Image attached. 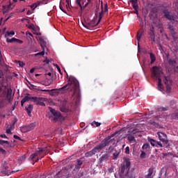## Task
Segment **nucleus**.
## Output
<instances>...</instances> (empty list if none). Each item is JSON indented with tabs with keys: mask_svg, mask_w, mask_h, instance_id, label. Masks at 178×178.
Segmentation results:
<instances>
[{
	"mask_svg": "<svg viewBox=\"0 0 178 178\" xmlns=\"http://www.w3.org/2000/svg\"><path fill=\"white\" fill-rule=\"evenodd\" d=\"M67 79L68 80L67 83L58 90L62 92H72V91H74L73 95H76V94L79 95L80 91L79 81L73 76H69L67 73Z\"/></svg>",
	"mask_w": 178,
	"mask_h": 178,
	"instance_id": "obj_1",
	"label": "nucleus"
},
{
	"mask_svg": "<svg viewBox=\"0 0 178 178\" xmlns=\"http://www.w3.org/2000/svg\"><path fill=\"white\" fill-rule=\"evenodd\" d=\"M150 71L152 77L154 79H158L159 80V83L157 86L158 90L159 91H161V92H163V85L162 84V79H161V77L163 74V72H162V67L158 66H153Z\"/></svg>",
	"mask_w": 178,
	"mask_h": 178,
	"instance_id": "obj_2",
	"label": "nucleus"
},
{
	"mask_svg": "<svg viewBox=\"0 0 178 178\" xmlns=\"http://www.w3.org/2000/svg\"><path fill=\"white\" fill-rule=\"evenodd\" d=\"M109 138L104 139L102 143L96 147H95L91 151L86 152L85 154V156L86 158H90L93 155H95L97 152H99L100 151H102L105 147H107V145H109Z\"/></svg>",
	"mask_w": 178,
	"mask_h": 178,
	"instance_id": "obj_3",
	"label": "nucleus"
},
{
	"mask_svg": "<svg viewBox=\"0 0 178 178\" xmlns=\"http://www.w3.org/2000/svg\"><path fill=\"white\" fill-rule=\"evenodd\" d=\"M130 159H126L124 162L121 164V167L120 168L119 175L121 178H124V175L127 172L130 171Z\"/></svg>",
	"mask_w": 178,
	"mask_h": 178,
	"instance_id": "obj_4",
	"label": "nucleus"
},
{
	"mask_svg": "<svg viewBox=\"0 0 178 178\" xmlns=\"http://www.w3.org/2000/svg\"><path fill=\"white\" fill-rule=\"evenodd\" d=\"M163 83L166 86V93L170 95V92H172V84L173 83L170 76H164Z\"/></svg>",
	"mask_w": 178,
	"mask_h": 178,
	"instance_id": "obj_5",
	"label": "nucleus"
},
{
	"mask_svg": "<svg viewBox=\"0 0 178 178\" xmlns=\"http://www.w3.org/2000/svg\"><path fill=\"white\" fill-rule=\"evenodd\" d=\"M163 13L164 14V17L170 20L172 24L175 23H177V20H176V17L173 15V13L168 10H165Z\"/></svg>",
	"mask_w": 178,
	"mask_h": 178,
	"instance_id": "obj_6",
	"label": "nucleus"
},
{
	"mask_svg": "<svg viewBox=\"0 0 178 178\" xmlns=\"http://www.w3.org/2000/svg\"><path fill=\"white\" fill-rule=\"evenodd\" d=\"M82 24L83 27H85V29H88V30H91V29H93V27H97L99 24L98 22H97V18H95L88 23L86 21H82Z\"/></svg>",
	"mask_w": 178,
	"mask_h": 178,
	"instance_id": "obj_7",
	"label": "nucleus"
},
{
	"mask_svg": "<svg viewBox=\"0 0 178 178\" xmlns=\"http://www.w3.org/2000/svg\"><path fill=\"white\" fill-rule=\"evenodd\" d=\"M49 111L53 115V117L51 116V120L54 122V123L58 122V120L62 118L60 112L52 108V107H49Z\"/></svg>",
	"mask_w": 178,
	"mask_h": 178,
	"instance_id": "obj_8",
	"label": "nucleus"
},
{
	"mask_svg": "<svg viewBox=\"0 0 178 178\" xmlns=\"http://www.w3.org/2000/svg\"><path fill=\"white\" fill-rule=\"evenodd\" d=\"M33 102H34L36 105H40V106H45V102L47 101V98L44 97H33Z\"/></svg>",
	"mask_w": 178,
	"mask_h": 178,
	"instance_id": "obj_9",
	"label": "nucleus"
},
{
	"mask_svg": "<svg viewBox=\"0 0 178 178\" xmlns=\"http://www.w3.org/2000/svg\"><path fill=\"white\" fill-rule=\"evenodd\" d=\"M157 135L159 136V139L161 143H163L167 145V144L169 143V140H168V136L165 135V134H163L162 132H158Z\"/></svg>",
	"mask_w": 178,
	"mask_h": 178,
	"instance_id": "obj_10",
	"label": "nucleus"
},
{
	"mask_svg": "<svg viewBox=\"0 0 178 178\" xmlns=\"http://www.w3.org/2000/svg\"><path fill=\"white\" fill-rule=\"evenodd\" d=\"M43 153H44V150L42 149V147H39L38 150H36L34 154L30 156L29 159H31V161H34V158H35V156H38V155H41V154H43Z\"/></svg>",
	"mask_w": 178,
	"mask_h": 178,
	"instance_id": "obj_11",
	"label": "nucleus"
},
{
	"mask_svg": "<svg viewBox=\"0 0 178 178\" xmlns=\"http://www.w3.org/2000/svg\"><path fill=\"white\" fill-rule=\"evenodd\" d=\"M149 38H151L152 42H155V32L154 26L150 28L149 31L148 32Z\"/></svg>",
	"mask_w": 178,
	"mask_h": 178,
	"instance_id": "obj_12",
	"label": "nucleus"
},
{
	"mask_svg": "<svg viewBox=\"0 0 178 178\" xmlns=\"http://www.w3.org/2000/svg\"><path fill=\"white\" fill-rule=\"evenodd\" d=\"M0 145H3L4 148H13V145L8 140H0Z\"/></svg>",
	"mask_w": 178,
	"mask_h": 178,
	"instance_id": "obj_13",
	"label": "nucleus"
},
{
	"mask_svg": "<svg viewBox=\"0 0 178 178\" xmlns=\"http://www.w3.org/2000/svg\"><path fill=\"white\" fill-rule=\"evenodd\" d=\"M33 101V97H30V94H28L26 96H25L22 100L21 101V106H23L24 105L25 102H29V101Z\"/></svg>",
	"mask_w": 178,
	"mask_h": 178,
	"instance_id": "obj_14",
	"label": "nucleus"
},
{
	"mask_svg": "<svg viewBox=\"0 0 178 178\" xmlns=\"http://www.w3.org/2000/svg\"><path fill=\"white\" fill-rule=\"evenodd\" d=\"M6 100L8 101V102H12L13 101V97H12V90L8 89V92L6 96Z\"/></svg>",
	"mask_w": 178,
	"mask_h": 178,
	"instance_id": "obj_15",
	"label": "nucleus"
},
{
	"mask_svg": "<svg viewBox=\"0 0 178 178\" xmlns=\"http://www.w3.org/2000/svg\"><path fill=\"white\" fill-rule=\"evenodd\" d=\"M82 2V5L84 8H87V6L90 5H92V0H80V3Z\"/></svg>",
	"mask_w": 178,
	"mask_h": 178,
	"instance_id": "obj_16",
	"label": "nucleus"
},
{
	"mask_svg": "<svg viewBox=\"0 0 178 178\" xmlns=\"http://www.w3.org/2000/svg\"><path fill=\"white\" fill-rule=\"evenodd\" d=\"M5 83H6V80H5V79H0V92L2 91V87L8 90V86L5 85Z\"/></svg>",
	"mask_w": 178,
	"mask_h": 178,
	"instance_id": "obj_17",
	"label": "nucleus"
},
{
	"mask_svg": "<svg viewBox=\"0 0 178 178\" xmlns=\"http://www.w3.org/2000/svg\"><path fill=\"white\" fill-rule=\"evenodd\" d=\"M109 154H103L99 159V161L100 162V163H102V162H104V161H106L108 159V158H109Z\"/></svg>",
	"mask_w": 178,
	"mask_h": 178,
	"instance_id": "obj_18",
	"label": "nucleus"
},
{
	"mask_svg": "<svg viewBox=\"0 0 178 178\" xmlns=\"http://www.w3.org/2000/svg\"><path fill=\"white\" fill-rule=\"evenodd\" d=\"M33 108H34V106L33 104H29L28 107H25V109L29 115V116H31V112L33 111Z\"/></svg>",
	"mask_w": 178,
	"mask_h": 178,
	"instance_id": "obj_19",
	"label": "nucleus"
},
{
	"mask_svg": "<svg viewBox=\"0 0 178 178\" xmlns=\"http://www.w3.org/2000/svg\"><path fill=\"white\" fill-rule=\"evenodd\" d=\"M136 178V174L133 172H127L125 173L124 178Z\"/></svg>",
	"mask_w": 178,
	"mask_h": 178,
	"instance_id": "obj_20",
	"label": "nucleus"
},
{
	"mask_svg": "<svg viewBox=\"0 0 178 178\" xmlns=\"http://www.w3.org/2000/svg\"><path fill=\"white\" fill-rule=\"evenodd\" d=\"M36 127H37V123L33 122L26 126V129L29 131H31V130H33V129L35 128Z\"/></svg>",
	"mask_w": 178,
	"mask_h": 178,
	"instance_id": "obj_21",
	"label": "nucleus"
},
{
	"mask_svg": "<svg viewBox=\"0 0 178 178\" xmlns=\"http://www.w3.org/2000/svg\"><path fill=\"white\" fill-rule=\"evenodd\" d=\"M154 173V168H150L148 170L147 175L145 177V178H154L152 177V174Z\"/></svg>",
	"mask_w": 178,
	"mask_h": 178,
	"instance_id": "obj_22",
	"label": "nucleus"
},
{
	"mask_svg": "<svg viewBox=\"0 0 178 178\" xmlns=\"http://www.w3.org/2000/svg\"><path fill=\"white\" fill-rule=\"evenodd\" d=\"M144 34V30L140 29L139 31L137 33V40L140 41L141 40V37H143V35Z\"/></svg>",
	"mask_w": 178,
	"mask_h": 178,
	"instance_id": "obj_23",
	"label": "nucleus"
},
{
	"mask_svg": "<svg viewBox=\"0 0 178 178\" xmlns=\"http://www.w3.org/2000/svg\"><path fill=\"white\" fill-rule=\"evenodd\" d=\"M168 63L170 66H172V67H176L177 66V63L175 60L168 59Z\"/></svg>",
	"mask_w": 178,
	"mask_h": 178,
	"instance_id": "obj_24",
	"label": "nucleus"
},
{
	"mask_svg": "<svg viewBox=\"0 0 178 178\" xmlns=\"http://www.w3.org/2000/svg\"><path fill=\"white\" fill-rule=\"evenodd\" d=\"M150 55V64L151 65H154V63H155V60H156V57L155 56V54H154L153 53H149Z\"/></svg>",
	"mask_w": 178,
	"mask_h": 178,
	"instance_id": "obj_25",
	"label": "nucleus"
},
{
	"mask_svg": "<svg viewBox=\"0 0 178 178\" xmlns=\"http://www.w3.org/2000/svg\"><path fill=\"white\" fill-rule=\"evenodd\" d=\"M41 3H42V1H37L33 3L32 5H31L30 7L31 8V9H33V10H35V8H37L38 6H40Z\"/></svg>",
	"mask_w": 178,
	"mask_h": 178,
	"instance_id": "obj_26",
	"label": "nucleus"
},
{
	"mask_svg": "<svg viewBox=\"0 0 178 178\" xmlns=\"http://www.w3.org/2000/svg\"><path fill=\"white\" fill-rule=\"evenodd\" d=\"M120 152H122V150L120 149L116 150L113 154V159H118V158L119 157V155H120Z\"/></svg>",
	"mask_w": 178,
	"mask_h": 178,
	"instance_id": "obj_27",
	"label": "nucleus"
},
{
	"mask_svg": "<svg viewBox=\"0 0 178 178\" xmlns=\"http://www.w3.org/2000/svg\"><path fill=\"white\" fill-rule=\"evenodd\" d=\"M147 140H148L149 143H150L152 147H156V144H157L158 141H156L151 138H148Z\"/></svg>",
	"mask_w": 178,
	"mask_h": 178,
	"instance_id": "obj_28",
	"label": "nucleus"
},
{
	"mask_svg": "<svg viewBox=\"0 0 178 178\" xmlns=\"http://www.w3.org/2000/svg\"><path fill=\"white\" fill-rule=\"evenodd\" d=\"M138 0H130V2L132 3V6L135 10H137V8H138V4L137 3Z\"/></svg>",
	"mask_w": 178,
	"mask_h": 178,
	"instance_id": "obj_29",
	"label": "nucleus"
},
{
	"mask_svg": "<svg viewBox=\"0 0 178 178\" xmlns=\"http://www.w3.org/2000/svg\"><path fill=\"white\" fill-rule=\"evenodd\" d=\"M13 35H15V31H11L10 32L9 31H7L5 33V38H8V37H12Z\"/></svg>",
	"mask_w": 178,
	"mask_h": 178,
	"instance_id": "obj_30",
	"label": "nucleus"
},
{
	"mask_svg": "<svg viewBox=\"0 0 178 178\" xmlns=\"http://www.w3.org/2000/svg\"><path fill=\"white\" fill-rule=\"evenodd\" d=\"M129 143H136V138L133 135H128L127 136Z\"/></svg>",
	"mask_w": 178,
	"mask_h": 178,
	"instance_id": "obj_31",
	"label": "nucleus"
},
{
	"mask_svg": "<svg viewBox=\"0 0 178 178\" xmlns=\"http://www.w3.org/2000/svg\"><path fill=\"white\" fill-rule=\"evenodd\" d=\"M150 124H152V126H154V127H161V126L159 125V123L155 122V120H150Z\"/></svg>",
	"mask_w": 178,
	"mask_h": 178,
	"instance_id": "obj_32",
	"label": "nucleus"
},
{
	"mask_svg": "<svg viewBox=\"0 0 178 178\" xmlns=\"http://www.w3.org/2000/svg\"><path fill=\"white\" fill-rule=\"evenodd\" d=\"M76 3H77V5L79 6L81 12H83V10L86 8H84L83 5H81V3H80V0H76Z\"/></svg>",
	"mask_w": 178,
	"mask_h": 178,
	"instance_id": "obj_33",
	"label": "nucleus"
},
{
	"mask_svg": "<svg viewBox=\"0 0 178 178\" xmlns=\"http://www.w3.org/2000/svg\"><path fill=\"white\" fill-rule=\"evenodd\" d=\"M143 149H145L146 151H149V148H151V146L149 143H145L142 147Z\"/></svg>",
	"mask_w": 178,
	"mask_h": 178,
	"instance_id": "obj_34",
	"label": "nucleus"
},
{
	"mask_svg": "<svg viewBox=\"0 0 178 178\" xmlns=\"http://www.w3.org/2000/svg\"><path fill=\"white\" fill-rule=\"evenodd\" d=\"M102 16H104V10H102V11L99 13V20L97 21V24H99V23H101V20H102Z\"/></svg>",
	"mask_w": 178,
	"mask_h": 178,
	"instance_id": "obj_35",
	"label": "nucleus"
},
{
	"mask_svg": "<svg viewBox=\"0 0 178 178\" xmlns=\"http://www.w3.org/2000/svg\"><path fill=\"white\" fill-rule=\"evenodd\" d=\"M27 27L30 30H34V31H35V30H37V28L35 27L34 24H31L28 25Z\"/></svg>",
	"mask_w": 178,
	"mask_h": 178,
	"instance_id": "obj_36",
	"label": "nucleus"
},
{
	"mask_svg": "<svg viewBox=\"0 0 178 178\" xmlns=\"http://www.w3.org/2000/svg\"><path fill=\"white\" fill-rule=\"evenodd\" d=\"M55 90L56 89H52L51 90H42V91H44V92H51L50 95H55V93L52 91H55Z\"/></svg>",
	"mask_w": 178,
	"mask_h": 178,
	"instance_id": "obj_37",
	"label": "nucleus"
},
{
	"mask_svg": "<svg viewBox=\"0 0 178 178\" xmlns=\"http://www.w3.org/2000/svg\"><path fill=\"white\" fill-rule=\"evenodd\" d=\"M60 109L61 112H64V113L69 112V109H67V108H66L65 106H62L60 108Z\"/></svg>",
	"mask_w": 178,
	"mask_h": 178,
	"instance_id": "obj_38",
	"label": "nucleus"
},
{
	"mask_svg": "<svg viewBox=\"0 0 178 178\" xmlns=\"http://www.w3.org/2000/svg\"><path fill=\"white\" fill-rule=\"evenodd\" d=\"M42 149H43V152L44 155H47V154H48V152L49 151V147H42Z\"/></svg>",
	"mask_w": 178,
	"mask_h": 178,
	"instance_id": "obj_39",
	"label": "nucleus"
},
{
	"mask_svg": "<svg viewBox=\"0 0 178 178\" xmlns=\"http://www.w3.org/2000/svg\"><path fill=\"white\" fill-rule=\"evenodd\" d=\"M6 105V102H5V99L0 101V109L3 108Z\"/></svg>",
	"mask_w": 178,
	"mask_h": 178,
	"instance_id": "obj_40",
	"label": "nucleus"
},
{
	"mask_svg": "<svg viewBox=\"0 0 178 178\" xmlns=\"http://www.w3.org/2000/svg\"><path fill=\"white\" fill-rule=\"evenodd\" d=\"M95 124L96 127H99V126H101V122L93 121L91 123V126H95Z\"/></svg>",
	"mask_w": 178,
	"mask_h": 178,
	"instance_id": "obj_41",
	"label": "nucleus"
},
{
	"mask_svg": "<svg viewBox=\"0 0 178 178\" xmlns=\"http://www.w3.org/2000/svg\"><path fill=\"white\" fill-rule=\"evenodd\" d=\"M6 38V42L12 43V42H15V38H13L11 39H9L8 38Z\"/></svg>",
	"mask_w": 178,
	"mask_h": 178,
	"instance_id": "obj_42",
	"label": "nucleus"
},
{
	"mask_svg": "<svg viewBox=\"0 0 178 178\" xmlns=\"http://www.w3.org/2000/svg\"><path fill=\"white\" fill-rule=\"evenodd\" d=\"M44 55H45V51L43 50L42 51L35 54V56H44Z\"/></svg>",
	"mask_w": 178,
	"mask_h": 178,
	"instance_id": "obj_43",
	"label": "nucleus"
},
{
	"mask_svg": "<svg viewBox=\"0 0 178 178\" xmlns=\"http://www.w3.org/2000/svg\"><path fill=\"white\" fill-rule=\"evenodd\" d=\"M172 37L174 41H176L177 40V37L176 36V32H175V31H173V32H172Z\"/></svg>",
	"mask_w": 178,
	"mask_h": 178,
	"instance_id": "obj_44",
	"label": "nucleus"
},
{
	"mask_svg": "<svg viewBox=\"0 0 178 178\" xmlns=\"http://www.w3.org/2000/svg\"><path fill=\"white\" fill-rule=\"evenodd\" d=\"M147 155V154L145 152H142L140 154V158L141 159H144L145 158V156Z\"/></svg>",
	"mask_w": 178,
	"mask_h": 178,
	"instance_id": "obj_45",
	"label": "nucleus"
},
{
	"mask_svg": "<svg viewBox=\"0 0 178 178\" xmlns=\"http://www.w3.org/2000/svg\"><path fill=\"white\" fill-rule=\"evenodd\" d=\"M172 118H173L174 119H177V120H178V111L176 112V113H173V114L172 115Z\"/></svg>",
	"mask_w": 178,
	"mask_h": 178,
	"instance_id": "obj_46",
	"label": "nucleus"
},
{
	"mask_svg": "<svg viewBox=\"0 0 178 178\" xmlns=\"http://www.w3.org/2000/svg\"><path fill=\"white\" fill-rule=\"evenodd\" d=\"M15 42H17L18 44H23V40H22L20 39H17V38H15Z\"/></svg>",
	"mask_w": 178,
	"mask_h": 178,
	"instance_id": "obj_47",
	"label": "nucleus"
},
{
	"mask_svg": "<svg viewBox=\"0 0 178 178\" xmlns=\"http://www.w3.org/2000/svg\"><path fill=\"white\" fill-rule=\"evenodd\" d=\"M76 165L81 166L83 165V161L80 159H78L76 161Z\"/></svg>",
	"mask_w": 178,
	"mask_h": 178,
	"instance_id": "obj_48",
	"label": "nucleus"
},
{
	"mask_svg": "<svg viewBox=\"0 0 178 178\" xmlns=\"http://www.w3.org/2000/svg\"><path fill=\"white\" fill-rule=\"evenodd\" d=\"M26 159V155L22 156L21 157L19 158V161L21 162H23Z\"/></svg>",
	"mask_w": 178,
	"mask_h": 178,
	"instance_id": "obj_49",
	"label": "nucleus"
},
{
	"mask_svg": "<svg viewBox=\"0 0 178 178\" xmlns=\"http://www.w3.org/2000/svg\"><path fill=\"white\" fill-rule=\"evenodd\" d=\"M17 63L19 64V66H20L21 67H23V66H24V65H26V64H24V63H23L20 60H18Z\"/></svg>",
	"mask_w": 178,
	"mask_h": 178,
	"instance_id": "obj_50",
	"label": "nucleus"
},
{
	"mask_svg": "<svg viewBox=\"0 0 178 178\" xmlns=\"http://www.w3.org/2000/svg\"><path fill=\"white\" fill-rule=\"evenodd\" d=\"M125 154H130V147H129V146H127L126 148H125Z\"/></svg>",
	"mask_w": 178,
	"mask_h": 178,
	"instance_id": "obj_51",
	"label": "nucleus"
},
{
	"mask_svg": "<svg viewBox=\"0 0 178 178\" xmlns=\"http://www.w3.org/2000/svg\"><path fill=\"white\" fill-rule=\"evenodd\" d=\"M15 124H16V121H15L12 125L10 126L8 129H10V130H13L15 129Z\"/></svg>",
	"mask_w": 178,
	"mask_h": 178,
	"instance_id": "obj_52",
	"label": "nucleus"
},
{
	"mask_svg": "<svg viewBox=\"0 0 178 178\" xmlns=\"http://www.w3.org/2000/svg\"><path fill=\"white\" fill-rule=\"evenodd\" d=\"M13 138H15V140H19V141H22V138L17 135H14Z\"/></svg>",
	"mask_w": 178,
	"mask_h": 178,
	"instance_id": "obj_53",
	"label": "nucleus"
},
{
	"mask_svg": "<svg viewBox=\"0 0 178 178\" xmlns=\"http://www.w3.org/2000/svg\"><path fill=\"white\" fill-rule=\"evenodd\" d=\"M160 147L161 148H163V145L161 142L157 141L156 146V147Z\"/></svg>",
	"mask_w": 178,
	"mask_h": 178,
	"instance_id": "obj_54",
	"label": "nucleus"
},
{
	"mask_svg": "<svg viewBox=\"0 0 178 178\" xmlns=\"http://www.w3.org/2000/svg\"><path fill=\"white\" fill-rule=\"evenodd\" d=\"M0 154H3V155H5V154H6V150L0 147Z\"/></svg>",
	"mask_w": 178,
	"mask_h": 178,
	"instance_id": "obj_55",
	"label": "nucleus"
},
{
	"mask_svg": "<svg viewBox=\"0 0 178 178\" xmlns=\"http://www.w3.org/2000/svg\"><path fill=\"white\" fill-rule=\"evenodd\" d=\"M159 111H168V108H166V107H160L159 108Z\"/></svg>",
	"mask_w": 178,
	"mask_h": 178,
	"instance_id": "obj_56",
	"label": "nucleus"
},
{
	"mask_svg": "<svg viewBox=\"0 0 178 178\" xmlns=\"http://www.w3.org/2000/svg\"><path fill=\"white\" fill-rule=\"evenodd\" d=\"M56 66L57 67L58 71L60 74H62V71L60 70V67L58 65V64H56Z\"/></svg>",
	"mask_w": 178,
	"mask_h": 178,
	"instance_id": "obj_57",
	"label": "nucleus"
},
{
	"mask_svg": "<svg viewBox=\"0 0 178 178\" xmlns=\"http://www.w3.org/2000/svg\"><path fill=\"white\" fill-rule=\"evenodd\" d=\"M80 168H81V165H79L76 164L74 170H80Z\"/></svg>",
	"mask_w": 178,
	"mask_h": 178,
	"instance_id": "obj_58",
	"label": "nucleus"
},
{
	"mask_svg": "<svg viewBox=\"0 0 178 178\" xmlns=\"http://www.w3.org/2000/svg\"><path fill=\"white\" fill-rule=\"evenodd\" d=\"M175 73H178V65L173 67Z\"/></svg>",
	"mask_w": 178,
	"mask_h": 178,
	"instance_id": "obj_59",
	"label": "nucleus"
},
{
	"mask_svg": "<svg viewBox=\"0 0 178 178\" xmlns=\"http://www.w3.org/2000/svg\"><path fill=\"white\" fill-rule=\"evenodd\" d=\"M60 10H62V12H63V13H66V10L63 9V6H62V5L60 4Z\"/></svg>",
	"mask_w": 178,
	"mask_h": 178,
	"instance_id": "obj_60",
	"label": "nucleus"
},
{
	"mask_svg": "<svg viewBox=\"0 0 178 178\" xmlns=\"http://www.w3.org/2000/svg\"><path fill=\"white\" fill-rule=\"evenodd\" d=\"M168 155H172V153H163V158L168 156Z\"/></svg>",
	"mask_w": 178,
	"mask_h": 178,
	"instance_id": "obj_61",
	"label": "nucleus"
},
{
	"mask_svg": "<svg viewBox=\"0 0 178 178\" xmlns=\"http://www.w3.org/2000/svg\"><path fill=\"white\" fill-rule=\"evenodd\" d=\"M6 133H7V134H12V130H10V129H6Z\"/></svg>",
	"mask_w": 178,
	"mask_h": 178,
	"instance_id": "obj_62",
	"label": "nucleus"
},
{
	"mask_svg": "<svg viewBox=\"0 0 178 178\" xmlns=\"http://www.w3.org/2000/svg\"><path fill=\"white\" fill-rule=\"evenodd\" d=\"M108 173H113V167H111V168L108 169Z\"/></svg>",
	"mask_w": 178,
	"mask_h": 178,
	"instance_id": "obj_63",
	"label": "nucleus"
},
{
	"mask_svg": "<svg viewBox=\"0 0 178 178\" xmlns=\"http://www.w3.org/2000/svg\"><path fill=\"white\" fill-rule=\"evenodd\" d=\"M0 137H1V138H8V136H6L5 134L0 135Z\"/></svg>",
	"mask_w": 178,
	"mask_h": 178,
	"instance_id": "obj_64",
	"label": "nucleus"
}]
</instances>
